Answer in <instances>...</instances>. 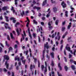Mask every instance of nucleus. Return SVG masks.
I'll use <instances>...</instances> for the list:
<instances>
[{
  "label": "nucleus",
  "instance_id": "nucleus-1",
  "mask_svg": "<svg viewBox=\"0 0 76 76\" xmlns=\"http://www.w3.org/2000/svg\"><path fill=\"white\" fill-rule=\"evenodd\" d=\"M4 59H3V61L4 62L5 61V60H6V61H5V66H6V68L7 69H9V64L7 63L8 60H9V56L8 55H5L4 56Z\"/></svg>",
  "mask_w": 76,
  "mask_h": 76
},
{
  "label": "nucleus",
  "instance_id": "nucleus-2",
  "mask_svg": "<svg viewBox=\"0 0 76 76\" xmlns=\"http://www.w3.org/2000/svg\"><path fill=\"white\" fill-rule=\"evenodd\" d=\"M65 48L66 50H68V51H70L71 53L73 54V52L72 51V50H70V48L69 47L66 46L65 47Z\"/></svg>",
  "mask_w": 76,
  "mask_h": 76
},
{
  "label": "nucleus",
  "instance_id": "nucleus-3",
  "mask_svg": "<svg viewBox=\"0 0 76 76\" xmlns=\"http://www.w3.org/2000/svg\"><path fill=\"white\" fill-rule=\"evenodd\" d=\"M10 19L11 20H12V22L14 23H15L16 22V20H15V18L14 17H11L10 18Z\"/></svg>",
  "mask_w": 76,
  "mask_h": 76
},
{
  "label": "nucleus",
  "instance_id": "nucleus-4",
  "mask_svg": "<svg viewBox=\"0 0 76 76\" xmlns=\"http://www.w3.org/2000/svg\"><path fill=\"white\" fill-rule=\"evenodd\" d=\"M61 5L62 6L63 8H65V7H66V4L64 3V1H63L61 2Z\"/></svg>",
  "mask_w": 76,
  "mask_h": 76
},
{
  "label": "nucleus",
  "instance_id": "nucleus-5",
  "mask_svg": "<svg viewBox=\"0 0 76 76\" xmlns=\"http://www.w3.org/2000/svg\"><path fill=\"white\" fill-rule=\"evenodd\" d=\"M33 9H37V11H38L39 10L41 9V8L40 7H37L36 6H34L33 7Z\"/></svg>",
  "mask_w": 76,
  "mask_h": 76
},
{
  "label": "nucleus",
  "instance_id": "nucleus-6",
  "mask_svg": "<svg viewBox=\"0 0 76 76\" xmlns=\"http://www.w3.org/2000/svg\"><path fill=\"white\" fill-rule=\"evenodd\" d=\"M53 12L54 13H56L58 11V10L57 9V8H56V7H55L53 8Z\"/></svg>",
  "mask_w": 76,
  "mask_h": 76
},
{
  "label": "nucleus",
  "instance_id": "nucleus-7",
  "mask_svg": "<svg viewBox=\"0 0 76 76\" xmlns=\"http://www.w3.org/2000/svg\"><path fill=\"white\" fill-rule=\"evenodd\" d=\"M67 31H66L65 33L64 34L62 37V38L63 39H64V38H65V37L67 35Z\"/></svg>",
  "mask_w": 76,
  "mask_h": 76
},
{
  "label": "nucleus",
  "instance_id": "nucleus-8",
  "mask_svg": "<svg viewBox=\"0 0 76 76\" xmlns=\"http://www.w3.org/2000/svg\"><path fill=\"white\" fill-rule=\"evenodd\" d=\"M2 10H7V7L4 6L2 8Z\"/></svg>",
  "mask_w": 76,
  "mask_h": 76
},
{
  "label": "nucleus",
  "instance_id": "nucleus-9",
  "mask_svg": "<svg viewBox=\"0 0 76 76\" xmlns=\"http://www.w3.org/2000/svg\"><path fill=\"white\" fill-rule=\"evenodd\" d=\"M45 4H47V0H45L44 1L43 4H42V6H44L45 5Z\"/></svg>",
  "mask_w": 76,
  "mask_h": 76
},
{
  "label": "nucleus",
  "instance_id": "nucleus-10",
  "mask_svg": "<svg viewBox=\"0 0 76 76\" xmlns=\"http://www.w3.org/2000/svg\"><path fill=\"white\" fill-rule=\"evenodd\" d=\"M71 67L72 70H75L76 69V68H75V66L73 65H71Z\"/></svg>",
  "mask_w": 76,
  "mask_h": 76
},
{
  "label": "nucleus",
  "instance_id": "nucleus-11",
  "mask_svg": "<svg viewBox=\"0 0 76 76\" xmlns=\"http://www.w3.org/2000/svg\"><path fill=\"white\" fill-rule=\"evenodd\" d=\"M58 66L59 67L60 70H62V68L61 67V65H60V63H58Z\"/></svg>",
  "mask_w": 76,
  "mask_h": 76
},
{
  "label": "nucleus",
  "instance_id": "nucleus-12",
  "mask_svg": "<svg viewBox=\"0 0 76 76\" xmlns=\"http://www.w3.org/2000/svg\"><path fill=\"white\" fill-rule=\"evenodd\" d=\"M50 55L53 58H54V55L53 52L51 53H50Z\"/></svg>",
  "mask_w": 76,
  "mask_h": 76
},
{
  "label": "nucleus",
  "instance_id": "nucleus-13",
  "mask_svg": "<svg viewBox=\"0 0 76 76\" xmlns=\"http://www.w3.org/2000/svg\"><path fill=\"white\" fill-rule=\"evenodd\" d=\"M64 69L66 72H67V70H68V67H67V66L65 65L64 67Z\"/></svg>",
  "mask_w": 76,
  "mask_h": 76
},
{
  "label": "nucleus",
  "instance_id": "nucleus-14",
  "mask_svg": "<svg viewBox=\"0 0 76 76\" xmlns=\"http://www.w3.org/2000/svg\"><path fill=\"white\" fill-rule=\"evenodd\" d=\"M51 65L52 67H54V61H51Z\"/></svg>",
  "mask_w": 76,
  "mask_h": 76
},
{
  "label": "nucleus",
  "instance_id": "nucleus-15",
  "mask_svg": "<svg viewBox=\"0 0 76 76\" xmlns=\"http://www.w3.org/2000/svg\"><path fill=\"white\" fill-rule=\"evenodd\" d=\"M5 18L6 19V21L7 22H9V17L7 16H5Z\"/></svg>",
  "mask_w": 76,
  "mask_h": 76
},
{
  "label": "nucleus",
  "instance_id": "nucleus-16",
  "mask_svg": "<svg viewBox=\"0 0 76 76\" xmlns=\"http://www.w3.org/2000/svg\"><path fill=\"white\" fill-rule=\"evenodd\" d=\"M16 32L17 33V34H18V36H19V35H20V33L19 32V29H18V28H17L16 29Z\"/></svg>",
  "mask_w": 76,
  "mask_h": 76
},
{
  "label": "nucleus",
  "instance_id": "nucleus-17",
  "mask_svg": "<svg viewBox=\"0 0 76 76\" xmlns=\"http://www.w3.org/2000/svg\"><path fill=\"white\" fill-rule=\"evenodd\" d=\"M51 24H53V21H49L48 23V25L49 26H51Z\"/></svg>",
  "mask_w": 76,
  "mask_h": 76
},
{
  "label": "nucleus",
  "instance_id": "nucleus-18",
  "mask_svg": "<svg viewBox=\"0 0 76 76\" xmlns=\"http://www.w3.org/2000/svg\"><path fill=\"white\" fill-rule=\"evenodd\" d=\"M5 44L7 47H9L10 45H9V44H8V43H7V41H5Z\"/></svg>",
  "mask_w": 76,
  "mask_h": 76
},
{
  "label": "nucleus",
  "instance_id": "nucleus-19",
  "mask_svg": "<svg viewBox=\"0 0 76 76\" xmlns=\"http://www.w3.org/2000/svg\"><path fill=\"white\" fill-rule=\"evenodd\" d=\"M37 35V34L36 33H34L33 34V37L34 38H36V36Z\"/></svg>",
  "mask_w": 76,
  "mask_h": 76
},
{
  "label": "nucleus",
  "instance_id": "nucleus-20",
  "mask_svg": "<svg viewBox=\"0 0 76 76\" xmlns=\"http://www.w3.org/2000/svg\"><path fill=\"white\" fill-rule=\"evenodd\" d=\"M50 13H51V11H49V12H48V13L47 14V15H46V17L47 18H48V17H49V16H50Z\"/></svg>",
  "mask_w": 76,
  "mask_h": 76
},
{
  "label": "nucleus",
  "instance_id": "nucleus-21",
  "mask_svg": "<svg viewBox=\"0 0 76 76\" xmlns=\"http://www.w3.org/2000/svg\"><path fill=\"white\" fill-rule=\"evenodd\" d=\"M59 20H56L55 22V24L56 25H58V23Z\"/></svg>",
  "mask_w": 76,
  "mask_h": 76
},
{
  "label": "nucleus",
  "instance_id": "nucleus-22",
  "mask_svg": "<svg viewBox=\"0 0 76 76\" xmlns=\"http://www.w3.org/2000/svg\"><path fill=\"white\" fill-rule=\"evenodd\" d=\"M41 68L42 71H43V70H44V69L45 68L44 66V65H42Z\"/></svg>",
  "mask_w": 76,
  "mask_h": 76
},
{
  "label": "nucleus",
  "instance_id": "nucleus-23",
  "mask_svg": "<svg viewBox=\"0 0 76 76\" xmlns=\"http://www.w3.org/2000/svg\"><path fill=\"white\" fill-rule=\"evenodd\" d=\"M4 27L5 28H6V29H7V28H8V29H10V30L11 29V28L9 26H8L7 27L6 26H4Z\"/></svg>",
  "mask_w": 76,
  "mask_h": 76
},
{
  "label": "nucleus",
  "instance_id": "nucleus-24",
  "mask_svg": "<svg viewBox=\"0 0 76 76\" xmlns=\"http://www.w3.org/2000/svg\"><path fill=\"white\" fill-rule=\"evenodd\" d=\"M69 61L70 62V63L72 64V63H74V61H73V60L72 59H71L69 60Z\"/></svg>",
  "mask_w": 76,
  "mask_h": 76
},
{
  "label": "nucleus",
  "instance_id": "nucleus-25",
  "mask_svg": "<svg viewBox=\"0 0 76 76\" xmlns=\"http://www.w3.org/2000/svg\"><path fill=\"white\" fill-rule=\"evenodd\" d=\"M20 25V23L19 22L17 23L15 25V27H17L18 25Z\"/></svg>",
  "mask_w": 76,
  "mask_h": 76
},
{
  "label": "nucleus",
  "instance_id": "nucleus-26",
  "mask_svg": "<svg viewBox=\"0 0 76 76\" xmlns=\"http://www.w3.org/2000/svg\"><path fill=\"white\" fill-rule=\"evenodd\" d=\"M20 13L22 17H23V15H25V12H24V11H23L22 13Z\"/></svg>",
  "mask_w": 76,
  "mask_h": 76
},
{
  "label": "nucleus",
  "instance_id": "nucleus-27",
  "mask_svg": "<svg viewBox=\"0 0 76 76\" xmlns=\"http://www.w3.org/2000/svg\"><path fill=\"white\" fill-rule=\"evenodd\" d=\"M66 29V28L65 27H63L61 29V31L62 32H64V30Z\"/></svg>",
  "mask_w": 76,
  "mask_h": 76
},
{
  "label": "nucleus",
  "instance_id": "nucleus-28",
  "mask_svg": "<svg viewBox=\"0 0 76 76\" xmlns=\"http://www.w3.org/2000/svg\"><path fill=\"white\" fill-rule=\"evenodd\" d=\"M37 27H38V28L37 29V32H38V31H39L40 32V31H40V28H39V26H37Z\"/></svg>",
  "mask_w": 76,
  "mask_h": 76
},
{
  "label": "nucleus",
  "instance_id": "nucleus-29",
  "mask_svg": "<svg viewBox=\"0 0 76 76\" xmlns=\"http://www.w3.org/2000/svg\"><path fill=\"white\" fill-rule=\"evenodd\" d=\"M10 35L12 39H13V34H12V33H10Z\"/></svg>",
  "mask_w": 76,
  "mask_h": 76
},
{
  "label": "nucleus",
  "instance_id": "nucleus-30",
  "mask_svg": "<svg viewBox=\"0 0 76 76\" xmlns=\"http://www.w3.org/2000/svg\"><path fill=\"white\" fill-rule=\"evenodd\" d=\"M19 0H15V4L16 6H17V4H18V2H17V1H18Z\"/></svg>",
  "mask_w": 76,
  "mask_h": 76
},
{
  "label": "nucleus",
  "instance_id": "nucleus-31",
  "mask_svg": "<svg viewBox=\"0 0 76 76\" xmlns=\"http://www.w3.org/2000/svg\"><path fill=\"white\" fill-rule=\"evenodd\" d=\"M49 28V30H51L52 29H53V26H49L48 27Z\"/></svg>",
  "mask_w": 76,
  "mask_h": 76
},
{
  "label": "nucleus",
  "instance_id": "nucleus-32",
  "mask_svg": "<svg viewBox=\"0 0 76 76\" xmlns=\"http://www.w3.org/2000/svg\"><path fill=\"white\" fill-rule=\"evenodd\" d=\"M28 34H30L31 33L30 32V28L29 27L28 28Z\"/></svg>",
  "mask_w": 76,
  "mask_h": 76
},
{
  "label": "nucleus",
  "instance_id": "nucleus-33",
  "mask_svg": "<svg viewBox=\"0 0 76 76\" xmlns=\"http://www.w3.org/2000/svg\"><path fill=\"white\" fill-rule=\"evenodd\" d=\"M47 67H45V70H44V72H45H45H47Z\"/></svg>",
  "mask_w": 76,
  "mask_h": 76
},
{
  "label": "nucleus",
  "instance_id": "nucleus-34",
  "mask_svg": "<svg viewBox=\"0 0 76 76\" xmlns=\"http://www.w3.org/2000/svg\"><path fill=\"white\" fill-rule=\"evenodd\" d=\"M3 50V48L0 46V53H1Z\"/></svg>",
  "mask_w": 76,
  "mask_h": 76
},
{
  "label": "nucleus",
  "instance_id": "nucleus-35",
  "mask_svg": "<svg viewBox=\"0 0 76 76\" xmlns=\"http://www.w3.org/2000/svg\"><path fill=\"white\" fill-rule=\"evenodd\" d=\"M44 47L45 48L46 47L47 49H48V48H49V46H48V45H44Z\"/></svg>",
  "mask_w": 76,
  "mask_h": 76
},
{
  "label": "nucleus",
  "instance_id": "nucleus-36",
  "mask_svg": "<svg viewBox=\"0 0 76 76\" xmlns=\"http://www.w3.org/2000/svg\"><path fill=\"white\" fill-rule=\"evenodd\" d=\"M63 45H61L60 48L61 51H62V49H63Z\"/></svg>",
  "mask_w": 76,
  "mask_h": 76
},
{
  "label": "nucleus",
  "instance_id": "nucleus-37",
  "mask_svg": "<svg viewBox=\"0 0 76 76\" xmlns=\"http://www.w3.org/2000/svg\"><path fill=\"white\" fill-rule=\"evenodd\" d=\"M67 11H66L65 12V16L66 17H68V15H67Z\"/></svg>",
  "mask_w": 76,
  "mask_h": 76
},
{
  "label": "nucleus",
  "instance_id": "nucleus-38",
  "mask_svg": "<svg viewBox=\"0 0 76 76\" xmlns=\"http://www.w3.org/2000/svg\"><path fill=\"white\" fill-rule=\"evenodd\" d=\"M38 37L39 42H41V39H40V37L39 36H38Z\"/></svg>",
  "mask_w": 76,
  "mask_h": 76
},
{
  "label": "nucleus",
  "instance_id": "nucleus-39",
  "mask_svg": "<svg viewBox=\"0 0 76 76\" xmlns=\"http://www.w3.org/2000/svg\"><path fill=\"white\" fill-rule=\"evenodd\" d=\"M33 22L36 25H37V22L35 20H33Z\"/></svg>",
  "mask_w": 76,
  "mask_h": 76
},
{
  "label": "nucleus",
  "instance_id": "nucleus-40",
  "mask_svg": "<svg viewBox=\"0 0 76 76\" xmlns=\"http://www.w3.org/2000/svg\"><path fill=\"white\" fill-rule=\"evenodd\" d=\"M45 67H47V62H45Z\"/></svg>",
  "mask_w": 76,
  "mask_h": 76
},
{
  "label": "nucleus",
  "instance_id": "nucleus-41",
  "mask_svg": "<svg viewBox=\"0 0 76 76\" xmlns=\"http://www.w3.org/2000/svg\"><path fill=\"white\" fill-rule=\"evenodd\" d=\"M34 62L35 63H37V58H36L35 59H34Z\"/></svg>",
  "mask_w": 76,
  "mask_h": 76
},
{
  "label": "nucleus",
  "instance_id": "nucleus-42",
  "mask_svg": "<svg viewBox=\"0 0 76 76\" xmlns=\"http://www.w3.org/2000/svg\"><path fill=\"white\" fill-rule=\"evenodd\" d=\"M64 59L65 61V62H67V58H66V57H64Z\"/></svg>",
  "mask_w": 76,
  "mask_h": 76
},
{
  "label": "nucleus",
  "instance_id": "nucleus-43",
  "mask_svg": "<svg viewBox=\"0 0 76 76\" xmlns=\"http://www.w3.org/2000/svg\"><path fill=\"white\" fill-rule=\"evenodd\" d=\"M38 67H40V63H39V61H38Z\"/></svg>",
  "mask_w": 76,
  "mask_h": 76
},
{
  "label": "nucleus",
  "instance_id": "nucleus-44",
  "mask_svg": "<svg viewBox=\"0 0 76 76\" xmlns=\"http://www.w3.org/2000/svg\"><path fill=\"white\" fill-rule=\"evenodd\" d=\"M13 50L12 48V47H10L9 49V51L10 50Z\"/></svg>",
  "mask_w": 76,
  "mask_h": 76
},
{
  "label": "nucleus",
  "instance_id": "nucleus-45",
  "mask_svg": "<svg viewBox=\"0 0 76 76\" xmlns=\"http://www.w3.org/2000/svg\"><path fill=\"white\" fill-rule=\"evenodd\" d=\"M12 76H15V72H12Z\"/></svg>",
  "mask_w": 76,
  "mask_h": 76
},
{
  "label": "nucleus",
  "instance_id": "nucleus-46",
  "mask_svg": "<svg viewBox=\"0 0 76 76\" xmlns=\"http://www.w3.org/2000/svg\"><path fill=\"white\" fill-rule=\"evenodd\" d=\"M32 3H33V4H34V5L36 3V2L35 1V0H33V1Z\"/></svg>",
  "mask_w": 76,
  "mask_h": 76
},
{
  "label": "nucleus",
  "instance_id": "nucleus-47",
  "mask_svg": "<svg viewBox=\"0 0 76 76\" xmlns=\"http://www.w3.org/2000/svg\"><path fill=\"white\" fill-rule=\"evenodd\" d=\"M44 57H45L44 55H42V61L44 60Z\"/></svg>",
  "mask_w": 76,
  "mask_h": 76
},
{
  "label": "nucleus",
  "instance_id": "nucleus-48",
  "mask_svg": "<svg viewBox=\"0 0 76 76\" xmlns=\"http://www.w3.org/2000/svg\"><path fill=\"white\" fill-rule=\"evenodd\" d=\"M42 20H45V18L44 17H42Z\"/></svg>",
  "mask_w": 76,
  "mask_h": 76
},
{
  "label": "nucleus",
  "instance_id": "nucleus-49",
  "mask_svg": "<svg viewBox=\"0 0 76 76\" xmlns=\"http://www.w3.org/2000/svg\"><path fill=\"white\" fill-rule=\"evenodd\" d=\"M14 48H18V45L17 44H15L14 46Z\"/></svg>",
  "mask_w": 76,
  "mask_h": 76
},
{
  "label": "nucleus",
  "instance_id": "nucleus-50",
  "mask_svg": "<svg viewBox=\"0 0 76 76\" xmlns=\"http://www.w3.org/2000/svg\"><path fill=\"white\" fill-rule=\"evenodd\" d=\"M3 70L4 72H7V70L6 68H4Z\"/></svg>",
  "mask_w": 76,
  "mask_h": 76
},
{
  "label": "nucleus",
  "instance_id": "nucleus-51",
  "mask_svg": "<svg viewBox=\"0 0 76 76\" xmlns=\"http://www.w3.org/2000/svg\"><path fill=\"white\" fill-rule=\"evenodd\" d=\"M7 38L8 39V40H9V41H10V37H9V36L8 35L7 36Z\"/></svg>",
  "mask_w": 76,
  "mask_h": 76
},
{
  "label": "nucleus",
  "instance_id": "nucleus-52",
  "mask_svg": "<svg viewBox=\"0 0 76 76\" xmlns=\"http://www.w3.org/2000/svg\"><path fill=\"white\" fill-rule=\"evenodd\" d=\"M29 36L30 38V39H32V35H31V33L30 34H29Z\"/></svg>",
  "mask_w": 76,
  "mask_h": 76
},
{
  "label": "nucleus",
  "instance_id": "nucleus-53",
  "mask_svg": "<svg viewBox=\"0 0 76 76\" xmlns=\"http://www.w3.org/2000/svg\"><path fill=\"white\" fill-rule=\"evenodd\" d=\"M25 61H26V60H23V61H22V63H23L24 64H25Z\"/></svg>",
  "mask_w": 76,
  "mask_h": 76
},
{
  "label": "nucleus",
  "instance_id": "nucleus-54",
  "mask_svg": "<svg viewBox=\"0 0 76 76\" xmlns=\"http://www.w3.org/2000/svg\"><path fill=\"white\" fill-rule=\"evenodd\" d=\"M52 3H54L56 2V1H53V0H51Z\"/></svg>",
  "mask_w": 76,
  "mask_h": 76
},
{
  "label": "nucleus",
  "instance_id": "nucleus-55",
  "mask_svg": "<svg viewBox=\"0 0 76 76\" xmlns=\"http://www.w3.org/2000/svg\"><path fill=\"white\" fill-rule=\"evenodd\" d=\"M46 57L47 58H48L49 60L50 59V56H48V54H47Z\"/></svg>",
  "mask_w": 76,
  "mask_h": 76
},
{
  "label": "nucleus",
  "instance_id": "nucleus-56",
  "mask_svg": "<svg viewBox=\"0 0 76 76\" xmlns=\"http://www.w3.org/2000/svg\"><path fill=\"white\" fill-rule=\"evenodd\" d=\"M29 22H28L26 24V26L27 27H28L29 26Z\"/></svg>",
  "mask_w": 76,
  "mask_h": 76
},
{
  "label": "nucleus",
  "instance_id": "nucleus-57",
  "mask_svg": "<svg viewBox=\"0 0 76 76\" xmlns=\"http://www.w3.org/2000/svg\"><path fill=\"white\" fill-rule=\"evenodd\" d=\"M71 27V26H69L68 25V26L67 28H68V29H70V27Z\"/></svg>",
  "mask_w": 76,
  "mask_h": 76
},
{
  "label": "nucleus",
  "instance_id": "nucleus-58",
  "mask_svg": "<svg viewBox=\"0 0 76 76\" xmlns=\"http://www.w3.org/2000/svg\"><path fill=\"white\" fill-rule=\"evenodd\" d=\"M64 55L65 56H66V50H64Z\"/></svg>",
  "mask_w": 76,
  "mask_h": 76
},
{
  "label": "nucleus",
  "instance_id": "nucleus-59",
  "mask_svg": "<svg viewBox=\"0 0 76 76\" xmlns=\"http://www.w3.org/2000/svg\"><path fill=\"white\" fill-rule=\"evenodd\" d=\"M27 18V20L28 21V22L29 23L30 22V21H29V18L28 17H26Z\"/></svg>",
  "mask_w": 76,
  "mask_h": 76
},
{
  "label": "nucleus",
  "instance_id": "nucleus-60",
  "mask_svg": "<svg viewBox=\"0 0 76 76\" xmlns=\"http://www.w3.org/2000/svg\"><path fill=\"white\" fill-rule=\"evenodd\" d=\"M62 25H64L66 24V21H64V22L62 23Z\"/></svg>",
  "mask_w": 76,
  "mask_h": 76
},
{
  "label": "nucleus",
  "instance_id": "nucleus-61",
  "mask_svg": "<svg viewBox=\"0 0 76 76\" xmlns=\"http://www.w3.org/2000/svg\"><path fill=\"white\" fill-rule=\"evenodd\" d=\"M58 40H59L60 39V38H61V37H60V36H58Z\"/></svg>",
  "mask_w": 76,
  "mask_h": 76
},
{
  "label": "nucleus",
  "instance_id": "nucleus-62",
  "mask_svg": "<svg viewBox=\"0 0 76 76\" xmlns=\"http://www.w3.org/2000/svg\"><path fill=\"white\" fill-rule=\"evenodd\" d=\"M0 45H1V47H3V48H4V46L3 45V44H2V43H0Z\"/></svg>",
  "mask_w": 76,
  "mask_h": 76
},
{
  "label": "nucleus",
  "instance_id": "nucleus-63",
  "mask_svg": "<svg viewBox=\"0 0 76 76\" xmlns=\"http://www.w3.org/2000/svg\"><path fill=\"white\" fill-rule=\"evenodd\" d=\"M16 69L17 70H19V66H16Z\"/></svg>",
  "mask_w": 76,
  "mask_h": 76
},
{
  "label": "nucleus",
  "instance_id": "nucleus-64",
  "mask_svg": "<svg viewBox=\"0 0 76 76\" xmlns=\"http://www.w3.org/2000/svg\"><path fill=\"white\" fill-rule=\"evenodd\" d=\"M30 69H32V64H31L30 65Z\"/></svg>",
  "mask_w": 76,
  "mask_h": 76
}]
</instances>
